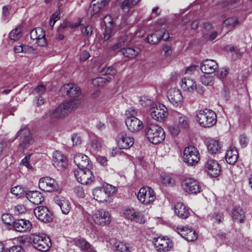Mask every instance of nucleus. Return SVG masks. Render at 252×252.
<instances>
[{
  "instance_id": "nucleus-1",
  "label": "nucleus",
  "mask_w": 252,
  "mask_h": 252,
  "mask_svg": "<svg viewBox=\"0 0 252 252\" xmlns=\"http://www.w3.org/2000/svg\"><path fill=\"white\" fill-rule=\"evenodd\" d=\"M29 240L32 247L39 251L47 252L52 245L50 238L44 233L32 234Z\"/></svg>"
},
{
  "instance_id": "nucleus-2",
  "label": "nucleus",
  "mask_w": 252,
  "mask_h": 252,
  "mask_svg": "<svg viewBox=\"0 0 252 252\" xmlns=\"http://www.w3.org/2000/svg\"><path fill=\"white\" fill-rule=\"evenodd\" d=\"M81 103L80 100L70 99L60 104L52 112V116L57 119H61L69 112L76 109Z\"/></svg>"
},
{
  "instance_id": "nucleus-3",
  "label": "nucleus",
  "mask_w": 252,
  "mask_h": 252,
  "mask_svg": "<svg viewBox=\"0 0 252 252\" xmlns=\"http://www.w3.org/2000/svg\"><path fill=\"white\" fill-rule=\"evenodd\" d=\"M146 135L149 141L154 144L162 142L165 135L163 128L154 124H149L146 129Z\"/></svg>"
},
{
  "instance_id": "nucleus-4",
  "label": "nucleus",
  "mask_w": 252,
  "mask_h": 252,
  "mask_svg": "<svg viewBox=\"0 0 252 252\" xmlns=\"http://www.w3.org/2000/svg\"><path fill=\"white\" fill-rule=\"evenodd\" d=\"M16 136L19 141L18 148L20 150L24 151L28 149L34 142L30 129L26 126H22Z\"/></svg>"
},
{
  "instance_id": "nucleus-5",
  "label": "nucleus",
  "mask_w": 252,
  "mask_h": 252,
  "mask_svg": "<svg viewBox=\"0 0 252 252\" xmlns=\"http://www.w3.org/2000/svg\"><path fill=\"white\" fill-rule=\"evenodd\" d=\"M74 174L76 180L83 185L90 184L94 179L91 168L75 169Z\"/></svg>"
},
{
  "instance_id": "nucleus-6",
  "label": "nucleus",
  "mask_w": 252,
  "mask_h": 252,
  "mask_svg": "<svg viewBox=\"0 0 252 252\" xmlns=\"http://www.w3.org/2000/svg\"><path fill=\"white\" fill-rule=\"evenodd\" d=\"M199 152L193 146L186 147L184 151V161L188 165L193 166L199 161L200 158Z\"/></svg>"
},
{
  "instance_id": "nucleus-7",
  "label": "nucleus",
  "mask_w": 252,
  "mask_h": 252,
  "mask_svg": "<svg viewBox=\"0 0 252 252\" xmlns=\"http://www.w3.org/2000/svg\"><path fill=\"white\" fill-rule=\"evenodd\" d=\"M137 196L139 201L145 205L150 204L156 199V194L153 189L147 186L143 187L140 189Z\"/></svg>"
},
{
  "instance_id": "nucleus-8",
  "label": "nucleus",
  "mask_w": 252,
  "mask_h": 252,
  "mask_svg": "<svg viewBox=\"0 0 252 252\" xmlns=\"http://www.w3.org/2000/svg\"><path fill=\"white\" fill-rule=\"evenodd\" d=\"M34 213L39 220L44 223L51 222L53 220L52 212L45 206L37 207L34 210Z\"/></svg>"
},
{
  "instance_id": "nucleus-9",
  "label": "nucleus",
  "mask_w": 252,
  "mask_h": 252,
  "mask_svg": "<svg viewBox=\"0 0 252 252\" xmlns=\"http://www.w3.org/2000/svg\"><path fill=\"white\" fill-rule=\"evenodd\" d=\"M92 219L96 224L102 226L109 224L111 221L109 212L104 209L96 210L92 216Z\"/></svg>"
},
{
  "instance_id": "nucleus-10",
  "label": "nucleus",
  "mask_w": 252,
  "mask_h": 252,
  "mask_svg": "<svg viewBox=\"0 0 252 252\" xmlns=\"http://www.w3.org/2000/svg\"><path fill=\"white\" fill-rule=\"evenodd\" d=\"M153 243L157 251L159 252L169 251L173 247L172 241L164 237H158L153 239Z\"/></svg>"
},
{
  "instance_id": "nucleus-11",
  "label": "nucleus",
  "mask_w": 252,
  "mask_h": 252,
  "mask_svg": "<svg viewBox=\"0 0 252 252\" xmlns=\"http://www.w3.org/2000/svg\"><path fill=\"white\" fill-rule=\"evenodd\" d=\"M183 189L187 192L197 194L200 191V187L197 180L192 178H186L182 183Z\"/></svg>"
},
{
  "instance_id": "nucleus-12",
  "label": "nucleus",
  "mask_w": 252,
  "mask_h": 252,
  "mask_svg": "<svg viewBox=\"0 0 252 252\" xmlns=\"http://www.w3.org/2000/svg\"><path fill=\"white\" fill-rule=\"evenodd\" d=\"M61 94L63 95H66L71 97H73V99H77L76 97H78L81 94V90L79 87L76 85L68 83L62 86L60 90ZM79 100H80L79 99Z\"/></svg>"
},
{
  "instance_id": "nucleus-13",
  "label": "nucleus",
  "mask_w": 252,
  "mask_h": 252,
  "mask_svg": "<svg viewBox=\"0 0 252 252\" xmlns=\"http://www.w3.org/2000/svg\"><path fill=\"white\" fill-rule=\"evenodd\" d=\"M116 141L121 149H128L134 144L133 138L128 136L125 132H122L118 135Z\"/></svg>"
},
{
  "instance_id": "nucleus-14",
  "label": "nucleus",
  "mask_w": 252,
  "mask_h": 252,
  "mask_svg": "<svg viewBox=\"0 0 252 252\" xmlns=\"http://www.w3.org/2000/svg\"><path fill=\"white\" fill-rule=\"evenodd\" d=\"M55 180L49 177H45L39 180L38 186L40 189L46 192H51L55 190L57 188Z\"/></svg>"
},
{
  "instance_id": "nucleus-15",
  "label": "nucleus",
  "mask_w": 252,
  "mask_h": 252,
  "mask_svg": "<svg viewBox=\"0 0 252 252\" xmlns=\"http://www.w3.org/2000/svg\"><path fill=\"white\" fill-rule=\"evenodd\" d=\"M207 170V173L210 177L217 178L220 173L221 167L215 159L208 160L206 163V171Z\"/></svg>"
},
{
  "instance_id": "nucleus-16",
  "label": "nucleus",
  "mask_w": 252,
  "mask_h": 252,
  "mask_svg": "<svg viewBox=\"0 0 252 252\" xmlns=\"http://www.w3.org/2000/svg\"><path fill=\"white\" fill-rule=\"evenodd\" d=\"M150 112L152 118L158 121L163 120L167 115V108L163 104L151 108Z\"/></svg>"
},
{
  "instance_id": "nucleus-17",
  "label": "nucleus",
  "mask_w": 252,
  "mask_h": 252,
  "mask_svg": "<svg viewBox=\"0 0 252 252\" xmlns=\"http://www.w3.org/2000/svg\"><path fill=\"white\" fill-rule=\"evenodd\" d=\"M167 97L169 101L176 106L181 105L183 100L181 91L176 88H172L168 91Z\"/></svg>"
},
{
  "instance_id": "nucleus-18",
  "label": "nucleus",
  "mask_w": 252,
  "mask_h": 252,
  "mask_svg": "<svg viewBox=\"0 0 252 252\" xmlns=\"http://www.w3.org/2000/svg\"><path fill=\"white\" fill-rule=\"evenodd\" d=\"M125 123L128 129L132 132L138 131L143 127L142 122L133 116L127 117Z\"/></svg>"
},
{
  "instance_id": "nucleus-19",
  "label": "nucleus",
  "mask_w": 252,
  "mask_h": 252,
  "mask_svg": "<svg viewBox=\"0 0 252 252\" xmlns=\"http://www.w3.org/2000/svg\"><path fill=\"white\" fill-rule=\"evenodd\" d=\"M74 162L77 165L78 169L91 168V162L88 156L81 153H79L74 157Z\"/></svg>"
},
{
  "instance_id": "nucleus-20",
  "label": "nucleus",
  "mask_w": 252,
  "mask_h": 252,
  "mask_svg": "<svg viewBox=\"0 0 252 252\" xmlns=\"http://www.w3.org/2000/svg\"><path fill=\"white\" fill-rule=\"evenodd\" d=\"M103 22L105 25V29L103 33L105 40H108L112 35L114 22L111 15H106L103 19Z\"/></svg>"
},
{
  "instance_id": "nucleus-21",
  "label": "nucleus",
  "mask_w": 252,
  "mask_h": 252,
  "mask_svg": "<svg viewBox=\"0 0 252 252\" xmlns=\"http://www.w3.org/2000/svg\"><path fill=\"white\" fill-rule=\"evenodd\" d=\"M55 203L60 207L63 214L67 215L71 209V204L68 199L59 195L54 197Z\"/></svg>"
},
{
  "instance_id": "nucleus-22",
  "label": "nucleus",
  "mask_w": 252,
  "mask_h": 252,
  "mask_svg": "<svg viewBox=\"0 0 252 252\" xmlns=\"http://www.w3.org/2000/svg\"><path fill=\"white\" fill-rule=\"evenodd\" d=\"M126 218L132 221L140 223H144V220L143 216L139 212L133 209H126L124 212Z\"/></svg>"
},
{
  "instance_id": "nucleus-23",
  "label": "nucleus",
  "mask_w": 252,
  "mask_h": 252,
  "mask_svg": "<svg viewBox=\"0 0 252 252\" xmlns=\"http://www.w3.org/2000/svg\"><path fill=\"white\" fill-rule=\"evenodd\" d=\"M174 212L179 218L182 219H186L190 215L189 209L180 202H178L175 204Z\"/></svg>"
},
{
  "instance_id": "nucleus-24",
  "label": "nucleus",
  "mask_w": 252,
  "mask_h": 252,
  "mask_svg": "<svg viewBox=\"0 0 252 252\" xmlns=\"http://www.w3.org/2000/svg\"><path fill=\"white\" fill-rule=\"evenodd\" d=\"M13 226L15 230L19 232H25L30 230L32 225L29 220L18 219L13 221Z\"/></svg>"
},
{
  "instance_id": "nucleus-25",
  "label": "nucleus",
  "mask_w": 252,
  "mask_h": 252,
  "mask_svg": "<svg viewBox=\"0 0 252 252\" xmlns=\"http://www.w3.org/2000/svg\"><path fill=\"white\" fill-rule=\"evenodd\" d=\"M132 35L126 34H124L120 37L117 43L112 46V50L114 51L118 50L123 46L127 45L131 43L132 42Z\"/></svg>"
},
{
  "instance_id": "nucleus-26",
  "label": "nucleus",
  "mask_w": 252,
  "mask_h": 252,
  "mask_svg": "<svg viewBox=\"0 0 252 252\" xmlns=\"http://www.w3.org/2000/svg\"><path fill=\"white\" fill-rule=\"evenodd\" d=\"M178 230L180 235L188 241H193L197 239L196 233L190 228L183 227Z\"/></svg>"
},
{
  "instance_id": "nucleus-27",
  "label": "nucleus",
  "mask_w": 252,
  "mask_h": 252,
  "mask_svg": "<svg viewBox=\"0 0 252 252\" xmlns=\"http://www.w3.org/2000/svg\"><path fill=\"white\" fill-rule=\"evenodd\" d=\"M238 153L237 149L232 146L229 147L225 154V160L230 164H234L237 161Z\"/></svg>"
},
{
  "instance_id": "nucleus-28",
  "label": "nucleus",
  "mask_w": 252,
  "mask_h": 252,
  "mask_svg": "<svg viewBox=\"0 0 252 252\" xmlns=\"http://www.w3.org/2000/svg\"><path fill=\"white\" fill-rule=\"evenodd\" d=\"M28 199L34 204H39L44 201V197L38 191H29L26 192Z\"/></svg>"
},
{
  "instance_id": "nucleus-29",
  "label": "nucleus",
  "mask_w": 252,
  "mask_h": 252,
  "mask_svg": "<svg viewBox=\"0 0 252 252\" xmlns=\"http://www.w3.org/2000/svg\"><path fill=\"white\" fill-rule=\"evenodd\" d=\"M120 52L126 58H134L140 53L141 50L137 47H127L121 49Z\"/></svg>"
},
{
  "instance_id": "nucleus-30",
  "label": "nucleus",
  "mask_w": 252,
  "mask_h": 252,
  "mask_svg": "<svg viewBox=\"0 0 252 252\" xmlns=\"http://www.w3.org/2000/svg\"><path fill=\"white\" fill-rule=\"evenodd\" d=\"M207 147L209 153L215 154L220 151L221 145L218 140L212 139L208 141Z\"/></svg>"
},
{
  "instance_id": "nucleus-31",
  "label": "nucleus",
  "mask_w": 252,
  "mask_h": 252,
  "mask_svg": "<svg viewBox=\"0 0 252 252\" xmlns=\"http://www.w3.org/2000/svg\"><path fill=\"white\" fill-rule=\"evenodd\" d=\"M217 123V115L210 109L206 108V128L214 126Z\"/></svg>"
},
{
  "instance_id": "nucleus-32",
  "label": "nucleus",
  "mask_w": 252,
  "mask_h": 252,
  "mask_svg": "<svg viewBox=\"0 0 252 252\" xmlns=\"http://www.w3.org/2000/svg\"><path fill=\"white\" fill-rule=\"evenodd\" d=\"M54 164L58 166L64 168L67 165L66 159L60 152L56 151L53 155Z\"/></svg>"
},
{
  "instance_id": "nucleus-33",
  "label": "nucleus",
  "mask_w": 252,
  "mask_h": 252,
  "mask_svg": "<svg viewBox=\"0 0 252 252\" xmlns=\"http://www.w3.org/2000/svg\"><path fill=\"white\" fill-rule=\"evenodd\" d=\"M93 195L94 198L98 202H103L107 201L108 198L104 190L102 187L96 188L93 190Z\"/></svg>"
},
{
  "instance_id": "nucleus-34",
  "label": "nucleus",
  "mask_w": 252,
  "mask_h": 252,
  "mask_svg": "<svg viewBox=\"0 0 252 252\" xmlns=\"http://www.w3.org/2000/svg\"><path fill=\"white\" fill-rule=\"evenodd\" d=\"M194 83L192 79L185 77L182 79L180 86L184 91L191 92L194 90Z\"/></svg>"
},
{
  "instance_id": "nucleus-35",
  "label": "nucleus",
  "mask_w": 252,
  "mask_h": 252,
  "mask_svg": "<svg viewBox=\"0 0 252 252\" xmlns=\"http://www.w3.org/2000/svg\"><path fill=\"white\" fill-rule=\"evenodd\" d=\"M232 218L235 221L242 223L245 218L244 213L243 210L240 207H236L233 209L232 212Z\"/></svg>"
},
{
  "instance_id": "nucleus-36",
  "label": "nucleus",
  "mask_w": 252,
  "mask_h": 252,
  "mask_svg": "<svg viewBox=\"0 0 252 252\" xmlns=\"http://www.w3.org/2000/svg\"><path fill=\"white\" fill-rule=\"evenodd\" d=\"M218 65L214 60L206 59V74L214 73Z\"/></svg>"
},
{
  "instance_id": "nucleus-37",
  "label": "nucleus",
  "mask_w": 252,
  "mask_h": 252,
  "mask_svg": "<svg viewBox=\"0 0 252 252\" xmlns=\"http://www.w3.org/2000/svg\"><path fill=\"white\" fill-rule=\"evenodd\" d=\"M212 28L213 27L211 24L206 23V40L212 41L218 36V33L216 31L209 32L210 30H212Z\"/></svg>"
},
{
  "instance_id": "nucleus-38",
  "label": "nucleus",
  "mask_w": 252,
  "mask_h": 252,
  "mask_svg": "<svg viewBox=\"0 0 252 252\" xmlns=\"http://www.w3.org/2000/svg\"><path fill=\"white\" fill-rule=\"evenodd\" d=\"M115 252H131V248L127 244L121 242H117L114 245Z\"/></svg>"
},
{
  "instance_id": "nucleus-39",
  "label": "nucleus",
  "mask_w": 252,
  "mask_h": 252,
  "mask_svg": "<svg viewBox=\"0 0 252 252\" xmlns=\"http://www.w3.org/2000/svg\"><path fill=\"white\" fill-rule=\"evenodd\" d=\"M22 28L21 26L16 27L12 30L9 34V38L11 40L16 41L18 40L22 35Z\"/></svg>"
},
{
  "instance_id": "nucleus-40",
  "label": "nucleus",
  "mask_w": 252,
  "mask_h": 252,
  "mask_svg": "<svg viewBox=\"0 0 252 252\" xmlns=\"http://www.w3.org/2000/svg\"><path fill=\"white\" fill-rule=\"evenodd\" d=\"M162 182L165 185L172 186L175 184L174 176L171 174H165L160 176Z\"/></svg>"
},
{
  "instance_id": "nucleus-41",
  "label": "nucleus",
  "mask_w": 252,
  "mask_h": 252,
  "mask_svg": "<svg viewBox=\"0 0 252 252\" xmlns=\"http://www.w3.org/2000/svg\"><path fill=\"white\" fill-rule=\"evenodd\" d=\"M161 32H159L158 30L149 35L146 38L148 42L152 44H156L158 43L160 40V34H161Z\"/></svg>"
},
{
  "instance_id": "nucleus-42",
  "label": "nucleus",
  "mask_w": 252,
  "mask_h": 252,
  "mask_svg": "<svg viewBox=\"0 0 252 252\" xmlns=\"http://www.w3.org/2000/svg\"><path fill=\"white\" fill-rule=\"evenodd\" d=\"M239 24V21L236 17H231L225 19L223 23L224 27L230 29L235 28Z\"/></svg>"
},
{
  "instance_id": "nucleus-43",
  "label": "nucleus",
  "mask_w": 252,
  "mask_h": 252,
  "mask_svg": "<svg viewBox=\"0 0 252 252\" xmlns=\"http://www.w3.org/2000/svg\"><path fill=\"white\" fill-rule=\"evenodd\" d=\"M140 0H124L122 4V8L125 12H128L130 7L136 5Z\"/></svg>"
},
{
  "instance_id": "nucleus-44",
  "label": "nucleus",
  "mask_w": 252,
  "mask_h": 252,
  "mask_svg": "<svg viewBox=\"0 0 252 252\" xmlns=\"http://www.w3.org/2000/svg\"><path fill=\"white\" fill-rule=\"evenodd\" d=\"M205 119V110L201 109L196 112L195 116V120L196 122L199 124V125L205 127V124L204 123V120Z\"/></svg>"
},
{
  "instance_id": "nucleus-45",
  "label": "nucleus",
  "mask_w": 252,
  "mask_h": 252,
  "mask_svg": "<svg viewBox=\"0 0 252 252\" xmlns=\"http://www.w3.org/2000/svg\"><path fill=\"white\" fill-rule=\"evenodd\" d=\"M111 80V77H98L96 78L93 80V83L94 85H97L98 86H103L107 83L109 82Z\"/></svg>"
},
{
  "instance_id": "nucleus-46",
  "label": "nucleus",
  "mask_w": 252,
  "mask_h": 252,
  "mask_svg": "<svg viewBox=\"0 0 252 252\" xmlns=\"http://www.w3.org/2000/svg\"><path fill=\"white\" fill-rule=\"evenodd\" d=\"M45 31L41 28H36L31 32V37L33 40H37L41 35H42Z\"/></svg>"
},
{
  "instance_id": "nucleus-47",
  "label": "nucleus",
  "mask_w": 252,
  "mask_h": 252,
  "mask_svg": "<svg viewBox=\"0 0 252 252\" xmlns=\"http://www.w3.org/2000/svg\"><path fill=\"white\" fill-rule=\"evenodd\" d=\"M179 125L183 128L188 127L189 126V118L185 115L179 114L178 116Z\"/></svg>"
},
{
  "instance_id": "nucleus-48",
  "label": "nucleus",
  "mask_w": 252,
  "mask_h": 252,
  "mask_svg": "<svg viewBox=\"0 0 252 252\" xmlns=\"http://www.w3.org/2000/svg\"><path fill=\"white\" fill-rule=\"evenodd\" d=\"M92 149L95 152H98L101 148V140L98 138H94L91 141Z\"/></svg>"
},
{
  "instance_id": "nucleus-49",
  "label": "nucleus",
  "mask_w": 252,
  "mask_h": 252,
  "mask_svg": "<svg viewBox=\"0 0 252 252\" xmlns=\"http://www.w3.org/2000/svg\"><path fill=\"white\" fill-rule=\"evenodd\" d=\"M100 72L103 75H109L113 76L115 75L117 71L113 66L104 67L100 70Z\"/></svg>"
},
{
  "instance_id": "nucleus-50",
  "label": "nucleus",
  "mask_w": 252,
  "mask_h": 252,
  "mask_svg": "<svg viewBox=\"0 0 252 252\" xmlns=\"http://www.w3.org/2000/svg\"><path fill=\"white\" fill-rule=\"evenodd\" d=\"M76 244L84 250H88L90 248V244L83 238L76 240Z\"/></svg>"
},
{
  "instance_id": "nucleus-51",
  "label": "nucleus",
  "mask_w": 252,
  "mask_h": 252,
  "mask_svg": "<svg viewBox=\"0 0 252 252\" xmlns=\"http://www.w3.org/2000/svg\"><path fill=\"white\" fill-rule=\"evenodd\" d=\"M102 9V8H100L99 5L96 4L93 5V2H92L88 9V13L91 16H93L100 12V10Z\"/></svg>"
},
{
  "instance_id": "nucleus-52",
  "label": "nucleus",
  "mask_w": 252,
  "mask_h": 252,
  "mask_svg": "<svg viewBox=\"0 0 252 252\" xmlns=\"http://www.w3.org/2000/svg\"><path fill=\"white\" fill-rule=\"evenodd\" d=\"M102 188L104 190V192L105 194H106L108 198L111 195H112L116 191L115 188L109 184H107L106 186H104Z\"/></svg>"
},
{
  "instance_id": "nucleus-53",
  "label": "nucleus",
  "mask_w": 252,
  "mask_h": 252,
  "mask_svg": "<svg viewBox=\"0 0 252 252\" xmlns=\"http://www.w3.org/2000/svg\"><path fill=\"white\" fill-rule=\"evenodd\" d=\"M45 90L46 88L44 86L39 85L34 89L32 93L34 95L40 96L44 94Z\"/></svg>"
},
{
  "instance_id": "nucleus-54",
  "label": "nucleus",
  "mask_w": 252,
  "mask_h": 252,
  "mask_svg": "<svg viewBox=\"0 0 252 252\" xmlns=\"http://www.w3.org/2000/svg\"><path fill=\"white\" fill-rule=\"evenodd\" d=\"M11 218H12V216L10 214H4L2 215L1 220L4 223L11 225L13 223V221L11 219Z\"/></svg>"
},
{
  "instance_id": "nucleus-55",
  "label": "nucleus",
  "mask_w": 252,
  "mask_h": 252,
  "mask_svg": "<svg viewBox=\"0 0 252 252\" xmlns=\"http://www.w3.org/2000/svg\"><path fill=\"white\" fill-rule=\"evenodd\" d=\"M81 31L84 35L89 37L93 33V27L92 26L88 25L85 27H83L81 29Z\"/></svg>"
},
{
  "instance_id": "nucleus-56",
  "label": "nucleus",
  "mask_w": 252,
  "mask_h": 252,
  "mask_svg": "<svg viewBox=\"0 0 252 252\" xmlns=\"http://www.w3.org/2000/svg\"><path fill=\"white\" fill-rule=\"evenodd\" d=\"M27 211L24 205L18 204L14 207V212L16 215L25 213Z\"/></svg>"
},
{
  "instance_id": "nucleus-57",
  "label": "nucleus",
  "mask_w": 252,
  "mask_h": 252,
  "mask_svg": "<svg viewBox=\"0 0 252 252\" xmlns=\"http://www.w3.org/2000/svg\"><path fill=\"white\" fill-rule=\"evenodd\" d=\"M228 74V68L222 67L220 68L218 71V76L219 78L223 79L226 77Z\"/></svg>"
},
{
  "instance_id": "nucleus-58",
  "label": "nucleus",
  "mask_w": 252,
  "mask_h": 252,
  "mask_svg": "<svg viewBox=\"0 0 252 252\" xmlns=\"http://www.w3.org/2000/svg\"><path fill=\"white\" fill-rule=\"evenodd\" d=\"M158 31L161 32V34H160V40L162 39L164 41H167L169 38V34L164 29H161L159 30Z\"/></svg>"
},
{
  "instance_id": "nucleus-59",
  "label": "nucleus",
  "mask_w": 252,
  "mask_h": 252,
  "mask_svg": "<svg viewBox=\"0 0 252 252\" xmlns=\"http://www.w3.org/2000/svg\"><path fill=\"white\" fill-rule=\"evenodd\" d=\"M168 129L171 134L174 136L178 135L180 132L179 127L176 126H169Z\"/></svg>"
},
{
  "instance_id": "nucleus-60",
  "label": "nucleus",
  "mask_w": 252,
  "mask_h": 252,
  "mask_svg": "<svg viewBox=\"0 0 252 252\" xmlns=\"http://www.w3.org/2000/svg\"><path fill=\"white\" fill-rule=\"evenodd\" d=\"M45 32L40 35V37L36 40L37 44L40 46H45L47 45V41L45 38Z\"/></svg>"
},
{
  "instance_id": "nucleus-61",
  "label": "nucleus",
  "mask_w": 252,
  "mask_h": 252,
  "mask_svg": "<svg viewBox=\"0 0 252 252\" xmlns=\"http://www.w3.org/2000/svg\"><path fill=\"white\" fill-rule=\"evenodd\" d=\"M71 140L73 146L80 145L82 142L81 137L76 134H74L72 135Z\"/></svg>"
},
{
  "instance_id": "nucleus-62",
  "label": "nucleus",
  "mask_w": 252,
  "mask_h": 252,
  "mask_svg": "<svg viewBox=\"0 0 252 252\" xmlns=\"http://www.w3.org/2000/svg\"><path fill=\"white\" fill-rule=\"evenodd\" d=\"M30 155L26 156L21 161V164L26 166L28 168L31 169L32 166L29 163V160L30 158Z\"/></svg>"
},
{
  "instance_id": "nucleus-63",
  "label": "nucleus",
  "mask_w": 252,
  "mask_h": 252,
  "mask_svg": "<svg viewBox=\"0 0 252 252\" xmlns=\"http://www.w3.org/2000/svg\"><path fill=\"white\" fill-rule=\"evenodd\" d=\"M97 161L101 165L106 166L107 164L108 160L104 156H99L96 158Z\"/></svg>"
},
{
  "instance_id": "nucleus-64",
  "label": "nucleus",
  "mask_w": 252,
  "mask_h": 252,
  "mask_svg": "<svg viewBox=\"0 0 252 252\" xmlns=\"http://www.w3.org/2000/svg\"><path fill=\"white\" fill-rule=\"evenodd\" d=\"M9 252H24V249L21 246H15L9 249Z\"/></svg>"
}]
</instances>
